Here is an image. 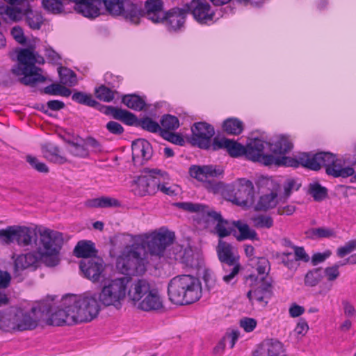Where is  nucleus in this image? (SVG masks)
I'll return each instance as SVG.
<instances>
[{
    "label": "nucleus",
    "instance_id": "obj_62",
    "mask_svg": "<svg viewBox=\"0 0 356 356\" xmlns=\"http://www.w3.org/2000/svg\"><path fill=\"white\" fill-rule=\"evenodd\" d=\"M240 337V332L237 330H232L227 332L223 337V339L228 344L230 348H232Z\"/></svg>",
    "mask_w": 356,
    "mask_h": 356
},
{
    "label": "nucleus",
    "instance_id": "obj_49",
    "mask_svg": "<svg viewBox=\"0 0 356 356\" xmlns=\"http://www.w3.org/2000/svg\"><path fill=\"white\" fill-rule=\"evenodd\" d=\"M68 151L76 157L86 158L89 155L88 150L84 144H78L74 142L69 143Z\"/></svg>",
    "mask_w": 356,
    "mask_h": 356
},
{
    "label": "nucleus",
    "instance_id": "obj_25",
    "mask_svg": "<svg viewBox=\"0 0 356 356\" xmlns=\"http://www.w3.org/2000/svg\"><path fill=\"white\" fill-rule=\"evenodd\" d=\"M225 149L232 157L245 156L246 157V146L237 143L235 140L225 138H215L212 143V149L218 150Z\"/></svg>",
    "mask_w": 356,
    "mask_h": 356
},
{
    "label": "nucleus",
    "instance_id": "obj_61",
    "mask_svg": "<svg viewBox=\"0 0 356 356\" xmlns=\"http://www.w3.org/2000/svg\"><path fill=\"white\" fill-rule=\"evenodd\" d=\"M203 279L209 291L216 289L217 286V280L216 276L212 272L206 270L204 273Z\"/></svg>",
    "mask_w": 356,
    "mask_h": 356
},
{
    "label": "nucleus",
    "instance_id": "obj_28",
    "mask_svg": "<svg viewBox=\"0 0 356 356\" xmlns=\"http://www.w3.org/2000/svg\"><path fill=\"white\" fill-rule=\"evenodd\" d=\"M186 10L184 8H173L168 13H164V22L170 31H176L183 26L186 16Z\"/></svg>",
    "mask_w": 356,
    "mask_h": 356
},
{
    "label": "nucleus",
    "instance_id": "obj_40",
    "mask_svg": "<svg viewBox=\"0 0 356 356\" xmlns=\"http://www.w3.org/2000/svg\"><path fill=\"white\" fill-rule=\"evenodd\" d=\"M110 109L115 119L121 120L126 124L132 125L136 120V116L126 110L114 107H110Z\"/></svg>",
    "mask_w": 356,
    "mask_h": 356
},
{
    "label": "nucleus",
    "instance_id": "obj_9",
    "mask_svg": "<svg viewBox=\"0 0 356 356\" xmlns=\"http://www.w3.org/2000/svg\"><path fill=\"white\" fill-rule=\"evenodd\" d=\"M268 147L269 143L264 141L258 138L250 139L246 145V158L252 161L260 162L265 165H296V161L292 157H276L273 155L264 154V149Z\"/></svg>",
    "mask_w": 356,
    "mask_h": 356
},
{
    "label": "nucleus",
    "instance_id": "obj_41",
    "mask_svg": "<svg viewBox=\"0 0 356 356\" xmlns=\"http://www.w3.org/2000/svg\"><path fill=\"white\" fill-rule=\"evenodd\" d=\"M13 308L0 312V330L5 332L15 331Z\"/></svg>",
    "mask_w": 356,
    "mask_h": 356
},
{
    "label": "nucleus",
    "instance_id": "obj_17",
    "mask_svg": "<svg viewBox=\"0 0 356 356\" xmlns=\"http://www.w3.org/2000/svg\"><path fill=\"white\" fill-rule=\"evenodd\" d=\"M189 173L193 178L204 183L207 188H213L215 179L222 175L223 170L213 165H192Z\"/></svg>",
    "mask_w": 356,
    "mask_h": 356
},
{
    "label": "nucleus",
    "instance_id": "obj_53",
    "mask_svg": "<svg viewBox=\"0 0 356 356\" xmlns=\"http://www.w3.org/2000/svg\"><path fill=\"white\" fill-rule=\"evenodd\" d=\"M26 161L29 165L39 172L47 173L49 172V168L47 165L42 162H40L35 156L32 155H27L26 156Z\"/></svg>",
    "mask_w": 356,
    "mask_h": 356
},
{
    "label": "nucleus",
    "instance_id": "obj_59",
    "mask_svg": "<svg viewBox=\"0 0 356 356\" xmlns=\"http://www.w3.org/2000/svg\"><path fill=\"white\" fill-rule=\"evenodd\" d=\"M0 14H5L13 21L20 20L22 17L21 10L9 6L0 8Z\"/></svg>",
    "mask_w": 356,
    "mask_h": 356
},
{
    "label": "nucleus",
    "instance_id": "obj_8",
    "mask_svg": "<svg viewBox=\"0 0 356 356\" xmlns=\"http://www.w3.org/2000/svg\"><path fill=\"white\" fill-rule=\"evenodd\" d=\"M177 205L184 211L196 213L200 216V220L205 224H209L210 222H216L215 231L219 237L222 238L230 234L231 229L228 227V222L222 218L220 214L211 210L208 206L189 202H179Z\"/></svg>",
    "mask_w": 356,
    "mask_h": 356
},
{
    "label": "nucleus",
    "instance_id": "obj_12",
    "mask_svg": "<svg viewBox=\"0 0 356 356\" xmlns=\"http://www.w3.org/2000/svg\"><path fill=\"white\" fill-rule=\"evenodd\" d=\"M229 200L242 207H250L254 203V188L251 181L238 179L227 189Z\"/></svg>",
    "mask_w": 356,
    "mask_h": 356
},
{
    "label": "nucleus",
    "instance_id": "obj_1",
    "mask_svg": "<svg viewBox=\"0 0 356 356\" xmlns=\"http://www.w3.org/2000/svg\"><path fill=\"white\" fill-rule=\"evenodd\" d=\"M44 59L33 49H21L17 53V64L12 69V72L17 76H22L20 83L26 86H33L38 83H43L46 78L42 75V70L35 64H43Z\"/></svg>",
    "mask_w": 356,
    "mask_h": 356
},
{
    "label": "nucleus",
    "instance_id": "obj_4",
    "mask_svg": "<svg viewBox=\"0 0 356 356\" xmlns=\"http://www.w3.org/2000/svg\"><path fill=\"white\" fill-rule=\"evenodd\" d=\"M120 240L127 245L117 259V268L122 273L127 275H137L145 273L147 264L146 254L143 253L140 248H138L134 240H129L124 242L122 240V236Z\"/></svg>",
    "mask_w": 356,
    "mask_h": 356
},
{
    "label": "nucleus",
    "instance_id": "obj_3",
    "mask_svg": "<svg viewBox=\"0 0 356 356\" xmlns=\"http://www.w3.org/2000/svg\"><path fill=\"white\" fill-rule=\"evenodd\" d=\"M168 293L171 302L184 305L195 302L202 296L200 280L191 275H177L170 280Z\"/></svg>",
    "mask_w": 356,
    "mask_h": 356
},
{
    "label": "nucleus",
    "instance_id": "obj_31",
    "mask_svg": "<svg viewBox=\"0 0 356 356\" xmlns=\"http://www.w3.org/2000/svg\"><path fill=\"white\" fill-rule=\"evenodd\" d=\"M145 15L154 23L161 22L164 19L161 0H147L145 4Z\"/></svg>",
    "mask_w": 356,
    "mask_h": 356
},
{
    "label": "nucleus",
    "instance_id": "obj_18",
    "mask_svg": "<svg viewBox=\"0 0 356 356\" xmlns=\"http://www.w3.org/2000/svg\"><path fill=\"white\" fill-rule=\"evenodd\" d=\"M79 268L86 278L96 282L105 270V264L99 257H88L81 260Z\"/></svg>",
    "mask_w": 356,
    "mask_h": 356
},
{
    "label": "nucleus",
    "instance_id": "obj_58",
    "mask_svg": "<svg viewBox=\"0 0 356 356\" xmlns=\"http://www.w3.org/2000/svg\"><path fill=\"white\" fill-rule=\"evenodd\" d=\"M95 93L98 99L106 102H109L114 98L113 92L104 86H102L99 88L96 89Z\"/></svg>",
    "mask_w": 356,
    "mask_h": 356
},
{
    "label": "nucleus",
    "instance_id": "obj_44",
    "mask_svg": "<svg viewBox=\"0 0 356 356\" xmlns=\"http://www.w3.org/2000/svg\"><path fill=\"white\" fill-rule=\"evenodd\" d=\"M26 22L32 29H40L42 24V15L36 11L28 10L26 12Z\"/></svg>",
    "mask_w": 356,
    "mask_h": 356
},
{
    "label": "nucleus",
    "instance_id": "obj_26",
    "mask_svg": "<svg viewBox=\"0 0 356 356\" xmlns=\"http://www.w3.org/2000/svg\"><path fill=\"white\" fill-rule=\"evenodd\" d=\"M355 162H349L347 159L343 158H336L332 167L327 170V174L334 177L347 178L353 176L356 181V173L353 167Z\"/></svg>",
    "mask_w": 356,
    "mask_h": 356
},
{
    "label": "nucleus",
    "instance_id": "obj_52",
    "mask_svg": "<svg viewBox=\"0 0 356 356\" xmlns=\"http://www.w3.org/2000/svg\"><path fill=\"white\" fill-rule=\"evenodd\" d=\"M300 187V184L294 179H288L284 184V195L282 196L284 202L293 191H296Z\"/></svg>",
    "mask_w": 356,
    "mask_h": 356
},
{
    "label": "nucleus",
    "instance_id": "obj_51",
    "mask_svg": "<svg viewBox=\"0 0 356 356\" xmlns=\"http://www.w3.org/2000/svg\"><path fill=\"white\" fill-rule=\"evenodd\" d=\"M309 233L312 238H330L335 234L333 229L324 227L311 229Z\"/></svg>",
    "mask_w": 356,
    "mask_h": 356
},
{
    "label": "nucleus",
    "instance_id": "obj_21",
    "mask_svg": "<svg viewBox=\"0 0 356 356\" xmlns=\"http://www.w3.org/2000/svg\"><path fill=\"white\" fill-rule=\"evenodd\" d=\"M72 308L67 307L64 302V297L61 301V308L54 312L47 320V324L54 326H60L65 324L72 325L76 323Z\"/></svg>",
    "mask_w": 356,
    "mask_h": 356
},
{
    "label": "nucleus",
    "instance_id": "obj_43",
    "mask_svg": "<svg viewBox=\"0 0 356 356\" xmlns=\"http://www.w3.org/2000/svg\"><path fill=\"white\" fill-rule=\"evenodd\" d=\"M223 129L229 134L238 135L243 129V122L236 118H229L224 121Z\"/></svg>",
    "mask_w": 356,
    "mask_h": 356
},
{
    "label": "nucleus",
    "instance_id": "obj_36",
    "mask_svg": "<svg viewBox=\"0 0 356 356\" xmlns=\"http://www.w3.org/2000/svg\"><path fill=\"white\" fill-rule=\"evenodd\" d=\"M44 157L49 161L56 164H63L68 162L66 157L60 154L58 147L52 144H47L42 147Z\"/></svg>",
    "mask_w": 356,
    "mask_h": 356
},
{
    "label": "nucleus",
    "instance_id": "obj_56",
    "mask_svg": "<svg viewBox=\"0 0 356 356\" xmlns=\"http://www.w3.org/2000/svg\"><path fill=\"white\" fill-rule=\"evenodd\" d=\"M321 269L316 268L313 270L309 271L305 277V284L309 286H314L317 285L320 281Z\"/></svg>",
    "mask_w": 356,
    "mask_h": 356
},
{
    "label": "nucleus",
    "instance_id": "obj_7",
    "mask_svg": "<svg viewBox=\"0 0 356 356\" xmlns=\"http://www.w3.org/2000/svg\"><path fill=\"white\" fill-rule=\"evenodd\" d=\"M129 283V278L127 277L116 278L106 282L100 292L97 294L99 305L120 308L126 297Z\"/></svg>",
    "mask_w": 356,
    "mask_h": 356
},
{
    "label": "nucleus",
    "instance_id": "obj_47",
    "mask_svg": "<svg viewBox=\"0 0 356 356\" xmlns=\"http://www.w3.org/2000/svg\"><path fill=\"white\" fill-rule=\"evenodd\" d=\"M161 126L163 131H174L179 127V120L171 115H163L161 120Z\"/></svg>",
    "mask_w": 356,
    "mask_h": 356
},
{
    "label": "nucleus",
    "instance_id": "obj_19",
    "mask_svg": "<svg viewBox=\"0 0 356 356\" xmlns=\"http://www.w3.org/2000/svg\"><path fill=\"white\" fill-rule=\"evenodd\" d=\"M191 130L195 144L202 149L212 148L211 139L215 133L213 127L206 122H197L193 124Z\"/></svg>",
    "mask_w": 356,
    "mask_h": 356
},
{
    "label": "nucleus",
    "instance_id": "obj_6",
    "mask_svg": "<svg viewBox=\"0 0 356 356\" xmlns=\"http://www.w3.org/2000/svg\"><path fill=\"white\" fill-rule=\"evenodd\" d=\"M39 243L36 252L41 261L47 266H55L60 261L59 252L63 244V234L49 229L39 231Z\"/></svg>",
    "mask_w": 356,
    "mask_h": 356
},
{
    "label": "nucleus",
    "instance_id": "obj_34",
    "mask_svg": "<svg viewBox=\"0 0 356 356\" xmlns=\"http://www.w3.org/2000/svg\"><path fill=\"white\" fill-rule=\"evenodd\" d=\"M74 254L82 259L97 256L95 244L90 241H79L74 250Z\"/></svg>",
    "mask_w": 356,
    "mask_h": 356
},
{
    "label": "nucleus",
    "instance_id": "obj_11",
    "mask_svg": "<svg viewBox=\"0 0 356 356\" xmlns=\"http://www.w3.org/2000/svg\"><path fill=\"white\" fill-rule=\"evenodd\" d=\"M247 282L250 287L247 293L249 300L266 305L273 293L271 278L251 274L247 277Z\"/></svg>",
    "mask_w": 356,
    "mask_h": 356
},
{
    "label": "nucleus",
    "instance_id": "obj_54",
    "mask_svg": "<svg viewBox=\"0 0 356 356\" xmlns=\"http://www.w3.org/2000/svg\"><path fill=\"white\" fill-rule=\"evenodd\" d=\"M256 269L258 273V275L257 276L269 277L268 275L269 273L270 268V263L266 258L259 257L258 259Z\"/></svg>",
    "mask_w": 356,
    "mask_h": 356
},
{
    "label": "nucleus",
    "instance_id": "obj_46",
    "mask_svg": "<svg viewBox=\"0 0 356 356\" xmlns=\"http://www.w3.org/2000/svg\"><path fill=\"white\" fill-rule=\"evenodd\" d=\"M327 189L318 182H313L309 185V193L316 201L323 200L327 195Z\"/></svg>",
    "mask_w": 356,
    "mask_h": 356
},
{
    "label": "nucleus",
    "instance_id": "obj_13",
    "mask_svg": "<svg viewBox=\"0 0 356 356\" xmlns=\"http://www.w3.org/2000/svg\"><path fill=\"white\" fill-rule=\"evenodd\" d=\"M103 3L106 11L111 15H122L133 24L139 23L141 12L130 0H103Z\"/></svg>",
    "mask_w": 356,
    "mask_h": 356
},
{
    "label": "nucleus",
    "instance_id": "obj_30",
    "mask_svg": "<svg viewBox=\"0 0 356 356\" xmlns=\"http://www.w3.org/2000/svg\"><path fill=\"white\" fill-rule=\"evenodd\" d=\"M280 186H277L269 193H266L260 196L255 206L257 211H268L276 207L280 202H283V198L278 196Z\"/></svg>",
    "mask_w": 356,
    "mask_h": 356
},
{
    "label": "nucleus",
    "instance_id": "obj_5",
    "mask_svg": "<svg viewBox=\"0 0 356 356\" xmlns=\"http://www.w3.org/2000/svg\"><path fill=\"white\" fill-rule=\"evenodd\" d=\"M64 302L67 307L72 308L76 323L92 321L98 316L101 309L96 293L66 295L64 296Z\"/></svg>",
    "mask_w": 356,
    "mask_h": 356
},
{
    "label": "nucleus",
    "instance_id": "obj_32",
    "mask_svg": "<svg viewBox=\"0 0 356 356\" xmlns=\"http://www.w3.org/2000/svg\"><path fill=\"white\" fill-rule=\"evenodd\" d=\"M40 261H41L40 257L36 251L20 254L15 260V273L30 267L36 266Z\"/></svg>",
    "mask_w": 356,
    "mask_h": 356
},
{
    "label": "nucleus",
    "instance_id": "obj_48",
    "mask_svg": "<svg viewBox=\"0 0 356 356\" xmlns=\"http://www.w3.org/2000/svg\"><path fill=\"white\" fill-rule=\"evenodd\" d=\"M72 99L82 104H85L91 107H96L98 103L92 99L90 95H87L81 92H77L73 94Z\"/></svg>",
    "mask_w": 356,
    "mask_h": 356
},
{
    "label": "nucleus",
    "instance_id": "obj_29",
    "mask_svg": "<svg viewBox=\"0 0 356 356\" xmlns=\"http://www.w3.org/2000/svg\"><path fill=\"white\" fill-rule=\"evenodd\" d=\"M216 251L218 259L222 264L239 263V257L236 249L231 244L220 239Z\"/></svg>",
    "mask_w": 356,
    "mask_h": 356
},
{
    "label": "nucleus",
    "instance_id": "obj_63",
    "mask_svg": "<svg viewBox=\"0 0 356 356\" xmlns=\"http://www.w3.org/2000/svg\"><path fill=\"white\" fill-rule=\"evenodd\" d=\"M294 259H296V262L298 261H303L308 262L310 259L309 254L305 252L303 247H294Z\"/></svg>",
    "mask_w": 356,
    "mask_h": 356
},
{
    "label": "nucleus",
    "instance_id": "obj_60",
    "mask_svg": "<svg viewBox=\"0 0 356 356\" xmlns=\"http://www.w3.org/2000/svg\"><path fill=\"white\" fill-rule=\"evenodd\" d=\"M356 250V240H350L345 243L344 245L339 247L337 250V254L339 257H343Z\"/></svg>",
    "mask_w": 356,
    "mask_h": 356
},
{
    "label": "nucleus",
    "instance_id": "obj_64",
    "mask_svg": "<svg viewBox=\"0 0 356 356\" xmlns=\"http://www.w3.org/2000/svg\"><path fill=\"white\" fill-rule=\"evenodd\" d=\"M240 326L246 332H250L256 327L257 321L252 318H243L240 321Z\"/></svg>",
    "mask_w": 356,
    "mask_h": 356
},
{
    "label": "nucleus",
    "instance_id": "obj_38",
    "mask_svg": "<svg viewBox=\"0 0 356 356\" xmlns=\"http://www.w3.org/2000/svg\"><path fill=\"white\" fill-rule=\"evenodd\" d=\"M263 346L268 356H285L284 346L277 339H267Z\"/></svg>",
    "mask_w": 356,
    "mask_h": 356
},
{
    "label": "nucleus",
    "instance_id": "obj_10",
    "mask_svg": "<svg viewBox=\"0 0 356 356\" xmlns=\"http://www.w3.org/2000/svg\"><path fill=\"white\" fill-rule=\"evenodd\" d=\"M35 229L26 226H8L0 229V240L5 244L17 243L19 246L31 245L36 241Z\"/></svg>",
    "mask_w": 356,
    "mask_h": 356
},
{
    "label": "nucleus",
    "instance_id": "obj_22",
    "mask_svg": "<svg viewBox=\"0 0 356 356\" xmlns=\"http://www.w3.org/2000/svg\"><path fill=\"white\" fill-rule=\"evenodd\" d=\"M165 256L170 260L177 261L193 267L195 265L193 250L189 247L184 248L182 245L175 243L166 252Z\"/></svg>",
    "mask_w": 356,
    "mask_h": 356
},
{
    "label": "nucleus",
    "instance_id": "obj_16",
    "mask_svg": "<svg viewBox=\"0 0 356 356\" xmlns=\"http://www.w3.org/2000/svg\"><path fill=\"white\" fill-rule=\"evenodd\" d=\"M15 331H24L35 329L40 320L39 310L32 307L29 312L21 309L13 308Z\"/></svg>",
    "mask_w": 356,
    "mask_h": 356
},
{
    "label": "nucleus",
    "instance_id": "obj_20",
    "mask_svg": "<svg viewBox=\"0 0 356 356\" xmlns=\"http://www.w3.org/2000/svg\"><path fill=\"white\" fill-rule=\"evenodd\" d=\"M186 13L190 12L194 19L200 24H207L211 22L213 17V12L210 5L205 1L193 0L185 6Z\"/></svg>",
    "mask_w": 356,
    "mask_h": 356
},
{
    "label": "nucleus",
    "instance_id": "obj_50",
    "mask_svg": "<svg viewBox=\"0 0 356 356\" xmlns=\"http://www.w3.org/2000/svg\"><path fill=\"white\" fill-rule=\"evenodd\" d=\"M254 226L257 228L269 229L273 225V219L272 217L265 215H259L252 218Z\"/></svg>",
    "mask_w": 356,
    "mask_h": 356
},
{
    "label": "nucleus",
    "instance_id": "obj_24",
    "mask_svg": "<svg viewBox=\"0 0 356 356\" xmlns=\"http://www.w3.org/2000/svg\"><path fill=\"white\" fill-rule=\"evenodd\" d=\"M135 307L147 312H160L164 308L163 299L155 288L137 302Z\"/></svg>",
    "mask_w": 356,
    "mask_h": 356
},
{
    "label": "nucleus",
    "instance_id": "obj_33",
    "mask_svg": "<svg viewBox=\"0 0 356 356\" xmlns=\"http://www.w3.org/2000/svg\"><path fill=\"white\" fill-rule=\"evenodd\" d=\"M292 147L290 140L284 136H280L274 143H269V148L276 157L285 156L284 155L292 149Z\"/></svg>",
    "mask_w": 356,
    "mask_h": 356
},
{
    "label": "nucleus",
    "instance_id": "obj_55",
    "mask_svg": "<svg viewBox=\"0 0 356 356\" xmlns=\"http://www.w3.org/2000/svg\"><path fill=\"white\" fill-rule=\"evenodd\" d=\"M324 277L328 282L335 281L340 275L339 264H334L323 270Z\"/></svg>",
    "mask_w": 356,
    "mask_h": 356
},
{
    "label": "nucleus",
    "instance_id": "obj_14",
    "mask_svg": "<svg viewBox=\"0 0 356 356\" xmlns=\"http://www.w3.org/2000/svg\"><path fill=\"white\" fill-rule=\"evenodd\" d=\"M335 159V155L330 152H320L315 154L302 152L296 155L295 158H292V160L296 161V165L291 166L298 167L301 165L314 170H318L321 166H325L327 170L332 167Z\"/></svg>",
    "mask_w": 356,
    "mask_h": 356
},
{
    "label": "nucleus",
    "instance_id": "obj_35",
    "mask_svg": "<svg viewBox=\"0 0 356 356\" xmlns=\"http://www.w3.org/2000/svg\"><path fill=\"white\" fill-rule=\"evenodd\" d=\"M241 269L240 263L222 264V281L227 284L234 285L237 282V275Z\"/></svg>",
    "mask_w": 356,
    "mask_h": 356
},
{
    "label": "nucleus",
    "instance_id": "obj_45",
    "mask_svg": "<svg viewBox=\"0 0 356 356\" xmlns=\"http://www.w3.org/2000/svg\"><path fill=\"white\" fill-rule=\"evenodd\" d=\"M275 257L279 263L282 264L289 270H296L298 266V264L296 262L291 252L277 253Z\"/></svg>",
    "mask_w": 356,
    "mask_h": 356
},
{
    "label": "nucleus",
    "instance_id": "obj_15",
    "mask_svg": "<svg viewBox=\"0 0 356 356\" xmlns=\"http://www.w3.org/2000/svg\"><path fill=\"white\" fill-rule=\"evenodd\" d=\"M161 170H151L135 177L131 184L132 190L139 196L153 195L159 186V173Z\"/></svg>",
    "mask_w": 356,
    "mask_h": 356
},
{
    "label": "nucleus",
    "instance_id": "obj_42",
    "mask_svg": "<svg viewBox=\"0 0 356 356\" xmlns=\"http://www.w3.org/2000/svg\"><path fill=\"white\" fill-rule=\"evenodd\" d=\"M122 101L127 107L135 111H141L145 106V101L136 95H124Z\"/></svg>",
    "mask_w": 356,
    "mask_h": 356
},
{
    "label": "nucleus",
    "instance_id": "obj_23",
    "mask_svg": "<svg viewBox=\"0 0 356 356\" xmlns=\"http://www.w3.org/2000/svg\"><path fill=\"white\" fill-rule=\"evenodd\" d=\"M132 159L135 165H141L152 156L150 143L145 139H138L132 143Z\"/></svg>",
    "mask_w": 356,
    "mask_h": 356
},
{
    "label": "nucleus",
    "instance_id": "obj_27",
    "mask_svg": "<svg viewBox=\"0 0 356 356\" xmlns=\"http://www.w3.org/2000/svg\"><path fill=\"white\" fill-rule=\"evenodd\" d=\"M154 288L149 282L144 279L134 280L129 287L127 295L129 298L134 302V306L145 297Z\"/></svg>",
    "mask_w": 356,
    "mask_h": 356
},
{
    "label": "nucleus",
    "instance_id": "obj_37",
    "mask_svg": "<svg viewBox=\"0 0 356 356\" xmlns=\"http://www.w3.org/2000/svg\"><path fill=\"white\" fill-rule=\"evenodd\" d=\"M233 225L239 232V235L236 236L238 241L250 239L252 241H259V238L255 230L251 229L249 225L240 220L234 221Z\"/></svg>",
    "mask_w": 356,
    "mask_h": 356
},
{
    "label": "nucleus",
    "instance_id": "obj_39",
    "mask_svg": "<svg viewBox=\"0 0 356 356\" xmlns=\"http://www.w3.org/2000/svg\"><path fill=\"white\" fill-rule=\"evenodd\" d=\"M60 81L63 85L69 87L74 86L77 84L78 80L76 74L70 69L60 67L58 69Z\"/></svg>",
    "mask_w": 356,
    "mask_h": 356
},
{
    "label": "nucleus",
    "instance_id": "obj_57",
    "mask_svg": "<svg viewBox=\"0 0 356 356\" xmlns=\"http://www.w3.org/2000/svg\"><path fill=\"white\" fill-rule=\"evenodd\" d=\"M140 125L143 129L152 133H156L159 131H160L161 133L162 132L161 126L149 118L141 120L140 122Z\"/></svg>",
    "mask_w": 356,
    "mask_h": 356
},
{
    "label": "nucleus",
    "instance_id": "obj_2",
    "mask_svg": "<svg viewBox=\"0 0 356 356\" xmlns=\"http://www.w3.org/2000/svg\"><path fill=\"white\" fill-rule=\"evenodd\" d=\"M175 239V234L167 229L161 227L150 233L139 235L123 234L122 240L127 242L129 240H134L136 245L143 253L147 252L156 258L165 257L166 248L172 243Z\"/></svg>",
    "mask_w": 356,
    "mask_h": 356
}]
</instances>
